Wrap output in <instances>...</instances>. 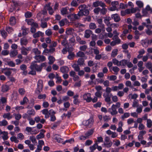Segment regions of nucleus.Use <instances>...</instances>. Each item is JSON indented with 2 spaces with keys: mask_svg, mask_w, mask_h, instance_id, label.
Segmentation results:
<instances>
[{
  "mask_svg": "<svg viewBox=\"0 0 152 152\" xmlns=\"http://www.w3.org/2000/svg\"><path fill=\"white\" fill-rule=\"evenodd\" d=\"M47 9L49 11V14L52 15L54 12V11L51 7L50 6V4L48 3L46 4L44 7V9Z\"/></svg>",
  "mask_w": 152,
  "mask_h": 152,
  "instance_id": "8",
  "label": "nucleus"
},
{
  "mask_svg": "<svg viewBox=\"0 0 152 152\" xmlns=\"http://www.w3.org/2000/svg\"><path fill=\"white\" fill-rule=\"evenodd\" d=\"M6 30L9 33H11L13 31V28L12 27H6Z\"/></svg>",
  "mask_w": 152,
  "mask_h": 152,
  "instance_id": "63",
  "label": "nucleus"
},
{
  "mask_svg": "<svg viewBox=\"0 0 152 152\" xmlns=\"http://www.w3.org/2000/svg\"><path fill=\"white\" fill-rule=\"evenodd\" d=\"M112 69L113 71L116 73H115L116 75H117L118 72L119 71L120 69L117 66H113L112 67Z\"/></svg>",
  "mask_w": 152,
  "mask_h": 152,
  "instance_id": "52",
  "label": "nucleus"
},
{
  "mask_svg": "<svg viewBox=\"0 0 152 152\" xmlns=\"http://www.w3.org/2000/svg\"><path fill=\"white\" fill-rule=\"evenodd\" d=\"M1 91L3 92L7 91L9 89V87L7 85H3L1 87Z\"/></svg>",
  "mask_w": 152,
  "mask_h": 152,
  "instance_id": "18",
  "label": "nucleus"
},
{
  "mask_svg": "<svg viewBox=\"0 0 152 152\" xmlns=\"http://www.w3.org/2000/svg\"><path fill=\"white\" fill-rule=\"evenodd\" d=\"M112 91V89L110 87H107L105 90V91L106 92V94H112L110 93V92Z\"/></svg>",
  "mask_w": 152,
  "mask_h": 152,
  "instance_id": "59",
  "label": "nucleus"
},
{
  "mask_svg": "<svg viewBox=\"0 0 152 152\" xmlns=\"http://www.w3.org/2000/svg\"><path fill=\"white\" fill-rule=\"evenodd\" d=\"M28 101V100L26 96H25L23 98V101L20 102V104L21 105H23L26 103Z\"/></svg>",
  "mask_w": 152,
  "mask_h": 152,
  "instance_id": "46",
  "label": "nucleus"
},
{
  "mask_svg": "<svg viewBox=\"0 0 152 152\" xmlns=\"http://www.w3.org/2000/svg\"><path fill=\"white\" fill-rule=\"evenodd\" d=\"M147 126L149 128H151L152 126V121L150 119H147Z\"/></svg>",
  "mask_w": 152,
  "mask_h": 152,
  "instance_id": "57",
  "label": "nucleus"
},
{
  "mask_svg": "<svg viewBox=\"0 0 152 152\" xmlns=\"http://www.w3.org/2000/svg\"><path fill=\"white\" fill-rule=\"evenodd\" d=\"M112 62L114 65H117L118 66H121V64H120V61L119 62V61L116 58L113 59L112 60Z\"/></svg>",
  "mask_w": 152,
  "mask_h": 152,
  "instance_id": "32",
  "label": "nucleus"
},
{
  "mask_svg": "<svg viewBox=\"0 0 152 152\" xmlns=\"http://www.w3.org/2000/svg\"><path fill=\"white\" fill-rule=\"evenodd\" d=\"M93 123V120L92 118H90L86 121L84 124L86 126H88L90 124H92Z\"/></svg>",
  "mask_w": 152,
  "mask_h": 152,
  "instance_id": "25",
  "label": "nucleus"
},
{
  "mask_svg": "<svg viewBox=\"0 0 152 152\" xmlns=\"http://www.w3.org/2000/svg\"><path fill=\"white\" fill-rule=\"evenodd\" d=\"M52 32L51 30L50 29H48L45 32V34L48 36H50L52 34Z\"/></svg>",
  "mask_w": 152,
  "mask_h": 152,
  "instance_id": "62",
  "label": "nucleus"
},
{
  "mask_svg": "<svg viewBox=\"0 0 152 152\" xmlns=\"http://www.w3.org/2000/svg\"><path fill=\"white\" fill-rule=\"evenodd\" d=\"M44 36V33L40 31H39L37 32L34 33L33 35V37L35 38L39 37L40 36L42 37H43Z\"/></svg>",
  "mask_w": 152,
  "mask_h": 152,
  "instance_id": "12",
  "label": "nucleus"
},
{
  "mask_svg": "<svg viewBox=\"0 0 152 152\" xmlns=\"http://www.w3.org/2000/svg\"><path fill=\"white\" fill-rule=\"evenodd\" d=\"M97 146H98V144L97 143H96L94 144L93 145L90 146V149L91 151H94L96 149V147Z\"/></svg>",
  "mask_w": 152,
  "mask_h": 152,
  "instance_id": "55",
  "label": "nucleus"
},
{
  "mask_svg": "<svg viewBox=\"0 0 152 152\" xmlns=\"http://www.w3.org/2000/svg\"><path fill=\"white\" fill-rule=\"evenodd\" d=\"M112 142L111 141L107 142H104V145L108 148L111 147L112 145Z\"/></svg>",
  "mask_w": 152,
  "mask_h": 152,
  "instance_id": "40",
  "label": "nucleus"
},
{
  "mask_svg": "<svg viewBox=\"0 0 152 152\" xmlns=\"http://www.w3.org/2000/svg\"><path fill=\"white\" fill-rule=\"evenodd\" d=\"M125 85L131 88L133 87V85L132 84L131 82L130 81H127L126 82Z\"/></svg>",
  "mask_w": 152,
  "mask_h": 152,
  "instance_id": "49",
  "label": "nucleus"
},
{
  "mask_svg": "<svg viewBox=\"0 0 152 152\" xmlns=\"http://www.w3.org/2000/svg\"><path fill=\"white\" fill-rule=\"evenodd\" d=\"M45 132V131L44 129H42L40 130L39 134L37 135L36 138L37 139L42 138L44 137L45 135L44 133Z\"/></svg>",
  "mask_w": 152,
  "mask_h": 152,
  "instance_id": "11",
  "label": "nucleus"
},
{
  "mask_svg": "<svg viewBox=\"0 0 152 152\" xmlns=\"http://www.w3.org/2000/svg\"><path fill=\"white\" fill-rule=\"evenodd\" d=\"M34 58L36 60L34 62L36 63H40L46 60L45 57L43 55H36L34 57Z\"/></svg>",
  "mask_w": 152,
  "mask_h": 152,
  "instance_id": "4",
  "label": "nucleus"
},
{
  "mask_svg": "<svg viewBox=\"0 0 152 152\" xmlns=\"http://www.w3.org/2000/svg\"><path fill=\"white\" fill-rule=\"evenodd\" d=\"M3 135L2 136V138L3 140H6L8 138V133L7 132H6L4 131Z\"/></svg>",
  "mask_w": 152,
  "mask_h": 152,
  "instance_id": "29",
  "label": "nucleus"
},
{
  "mask_svg": "<svg viewBox=\"0 0 152 152\" xmlns=\"http://www.w3.org/2000/svg\"><path fill=\"white\" fill-rule=\"evenodd\" d=\"M42 20V19L41 20V26L42 28H46L48 26V24L46 22H43Z\"/></svg>",
  "mask_w": 152,
  "mask_h": 152,
  "instance_id": "33",
  "label": "nucleus"
},
{
  "mask_svg": "<svg viewBox=\"0 0 152 152\" xmlns=\"http://www.w3.org/2000/svg\"><path fill=\"white\" fill-rule=\"evenodd\" d=\"M112 94H106L104 93L103 95V96L105 98L104 100L107 102H109L111 100V97L112 96Z\"/></svg>",
  "mask_w": 152,
  "mask_h": 152,
  "instance_id": "10",
  "label": "nucleus"
},
{
  "mask_svg": "<svg viewBox=\"0 0 152 152\" xmlns=\"http://www.w3.org/2000/svg\"><path fill=\"white\" fill-rule=\"evenodd\" d=\"M28 113L29 116L31 118V117L32 116H34L35 114V112L34 109H31V110H28L27 112Z\"/></svg>",
  "mask_w": 152,
  "mask_h": 152,
  "instance_id": "17",
  "label": "nucleus"
},
{
  "mask_svg": "<svg viewBox=\"0 0 152 152\" xmlns=\"http://www.w3.org/2000/svg\"><path fill=\"white\" fill-rule=\"evenodd\" d=\"M10 24L12 26L15 25L16 23L15 18L14 17H12L10 19Z\"/></svg>",
  "mask_w": 152,
  "mask_h": 152,
  "instance_id": "23",
  "label": "nucleus"
},
{
  "mask_svg": "<svg viewBox=\"0 0 152 152\" xmlns=\"http://www.w3.org/2000/svg\"><path fill=\"white\" fill-rule=\"evenodd\" d=\"M10 114V113L9 112L4 113L3 115V117L4 118H7V119L9 120V118Z\"/></svg>",
  "mask_w": 152,
  "mask_h": 152,
  "instance_id": "58",
  "label": "nucleus"
},
{
  "mask_svg": "<svg viewBox=\"0 0 152 152\" xmlns=\"http://www.w3.org/2000/svg\"><path fill=\"white\" fill-rule=\"evenodd\" d=\"M85 56L84 53L82 51H79L77 54V56L78 57H83Z\"/></svg>",
  "mask_w": 152,
  "mask_h": 152,
  "instance_id": "42",
  "label": "nucleus"
},
{
  "mask_svg": "<svg viewBox=\"0 0 152 152\" xmlns=\"http://www.w3.org/2000/svg\"><path fill=\"white\" fill-rule=\"evenodd\" d=\"M89 28L91 29H94L96 27V24L94 23H91L89 25Z\"/></svg>",
  "mask_w": 152,
  "mask_h": 152,
  "instance_id": "45",
  "label": "nucleus"
},
{
  "mask_svg": "<svg viewBox=\"0 0 152 152\" xmlns=\"http://www.w3.org/2000/svg\"><path fill=\"white\" fill-rule=\"evenodd\" d=\"M29 29L26 28L24 26H23L21 28V30H22V34L23 36H26L28 34Z\"/></svg>",
  "mask_w": 152,
  "mask_h": 152,
  "instance_id": "15",
  "label": "nucleus"
},
{
  "mask_svg": "<svg viewBox=\"0 0 152 152\" xmlns=\"http://www.w3.org/2000/svg\"><path fill=\"white\" fill-rule=\"evenodd\" d=\"M18 5L17 4L13 2V4L11 5V6L9 9V11L10 12H12L15 9V7Z\"/></svg>",
  "mask_w": 152,
  "mask_h": 152,
  "instance_id": "21",
  "label": "nucleus"
},
{
  "mask_svg": "<svg viewBox=\"0 0 152 152\" xmlns=\"http://www.w3.org/2000/svg\"><path fill=\"white\" fill-rule=\"evenodd\" d=\"M35 62L33 61L31 64L30 68L31 70H35L37 72H40L42 71L41 67L38 65Z\"/></svg>",
  "mask_w": 152,
  "mask_h": 152,
  "instance_id": "2",
  "label": "nucleus"
},
{
  "mask_svg": "<svg viewBox=\"0 0 152 152\" xmlns=\"http://www.w3.org/2000/svg\"><path fill=\"white\" fill-rule=\"evenodd\" d=\"M7 100L6 98L4 97H1L0 99V104H4L7 103Z\"/></svg>",
  "mask_w": 152,
  "mask_h": 152,
  "instance_id": "35",
  "label": "nucleus"
},
{
  "mask_svg": "<svg viewBox=\"0 0 152 152\" xmlns=\"http://www.w3.org/2000/svg\"><path fill=\"white\" fill-rule=\"evenodd\" d=\"M138 139L141 144H142V130L140 132V134L138 136Z\"/></svg>",
  "mask_w": 152,
  "mask_h": 152,
  "instance_id": "26",
  "label": "nucleus"
},
{
  "mask_svg": "<svg viewBox=\"0 0 152 152\" xmlns=\"http://www.w3.org/2000/svg\"><path fill=\"white\" fill-rule=\"evenodd\" d=\"M100 7H98L95 8L94 10V13L96 15H98L99 14V12L100 11Z\"/></svg>",
  "mask_w": 152,
  "mask_h": 152,
  "instance_id": "64",
  "label": "nucleus"
},
{
  "mask_svg": "<svg viewBox=\"0 0 152 152\" xmlns=\"http://www.w3.org/2000/svg\"><path fill=\"white\" fill-rule=\"evenodd\" d=\"M0 123L1 124V126H5L8 124L7 121L5 119L1 121H0Z\"/></svg>",
  "mask_w": 152,
  "mask_h": 152,
  "instance_id": "61",
  "label": "nucleus"
},
{
  "mask_svg": "<svg viewBox=\"0 0 152 152\" xmlns=\"http://www.w3.org/2000/svg\"><path fill=\"white\" fill-rule=\"evenodd\" d=\"M74 31V30L72 28H70L68 29H67L66 30V32L67 35H70L72 33L73 31Z\"/></svg>",
  "mask_w": 152,
  "mask_h": 152,
  "instance_id": "44",
  "label": "nucleus"
},
{
  "mask_svg": "<svg viewBox=\"0 0 152 152\" xmlns=\"http://www.w3.org/2000/svg\"><path fill=\"white\" fill-rule=\"evenodd\" d=\"M74 140L73 138H71L69 140H66L63 143V144H65L66 142H69L70 143H72L73 142H74Z\"/></svg>",
  "mask_w": 152,
  "mask_h": 152,
  "instance_id": "51",
  "label": "nucleus"
},
{
  "mask_svg": "<svg viewBox=\"0 0 152 152\" xmlns=\"http://www.w3.org/2000/svg\"><path fill=\"white\" fill-rule=\"evenodd\" d=\"M111 18L116 22H118L121 20L120 17L116 13L112 14L111 15Z\"/></svg>",
  "mask_w": 152,
  "mask_h": 152,
  "instance_id": "9",
  "label": "nucleus"
},
{
  "mask_svg": "<svg viewBox=\"0 0 152 152\" xmlns=\"http://www.w3.org/2000/svg\"><path fill=\"white\" fill-rule=\"evenodd\" d=\"M48 59L49 60L48 63L50 65L52 64L55 60V58L52 56H49L48 57Z\"/></svg>",
  "mask_w": 152,
  "mask_h": 152,
  "instance_id": "22",
  "label": "nucleus"
},
{
  "mask_svg": "<svg viewBox=\"0 0 152 152\" xmlns=\"http://www.w3.org/2000/svg\"><path fill=\"white\" fill-rule=\"evenodd\" d=\"M25 20L28 25L31 26L32 25L33 22L34 21L33 19H26Z\"/></svg>",
  "mask_w": 152,
  "mask_h": 152,
  "instance_id": "38",
  "label": "nucleus"
},
{
  "mask_svg": "<svg viewBox=\"0 0 152 152\" xmlns=\"http://www.w3.org/2000/svg\"><path fill=\"white\" fill-rule=\"evenodd\" d=\"M68 51L69 53V54L67 56V58L69 60H72L75 56L74 53L69 50H68Z\"/></svg>",
  "mask_w": 152,
  "mask_h": 152,
  "instance_id": "19",
  "label": "nucleus"
},
{
  "mask_svg": "<svg viewBox=\"0 0 152 152\" xmlns=\"http://www.w3.org/2000/svg\"><path fill=\"white\" fill-rule=\"evenodd\" d=\"M140 11V10L138 7H135L134 8H132L130 9L131 12L132 13H134L135 12L137 11Z\"/></svg>",
  "mask_w": 152,
  "mask_h": 152,
  "instance_id": "43",
  "label": "nucleus"
},
{
  "mask_svg": "<svg viewBox=\"0 0 152 152\" xmlns=\"http://www.w3.org/2000/svg\"><path fill=\"white\" fill-rule=\"evenodd\" d=\"M68 9L69 8L68 7L63 8L61 10V14L63 15L68 14Z\"/></svg>",
  "mask_w": 152,
  "mask_h": 152,
  "instance_id": "13",
  "label": "nucleus"
},
{
  "mask_svg": "<svg viewBox=\"0 0 152 152\" xmlns=\"http://www.w3.org/2000/svg\"><path fill=\"white\" fill-rule=\"evenodd\" d=\"M130 116V114L129 113H125L124 114L121 116V119L123 120H124L125 118H127Z\"/></svg>",
  "mask_w": 152,
  "mask_h": 152,
  "instance_id": "36",
  "label": "nucleus"
},
{
  "mask_svg": "<svg viewBox=\"0 0 152 152\" xmlns=\"http://www.w3.org/2000/svg\"><path fill=\"white\" fill-rule=\"evenodd\" d=\"M85 33L84 37L86 38H89L91 35L93 33L92 31L89 29L85 31Z\"/></svg>",
  "mask_w": 152,
  "mask_h": 152,
  "instance_id": "14",
  "label": "nucleus"
},
{
  "mask_svg": "<svg viewBox=\"0 0 152 152\" xmlns=\"http://www.w3.org/2000/svg\"><path fill=\"white\" fill-rule=\"evenodd\" d=\"M1 35L4 38H5L7 36V32L4 30L1 31Z\"/></svg>",
  "mask_w": 152,
  "mask_h": 152,
  "instance_id": "50",
  "label": "nucleus"
},
{
  "mask_svg": "<svg viewBox=\"0 0 152 152\" xmlns=\"http://www.w3.org/2000/svg\"><path fill=\"white\" fill-rule=\"evenodd\" d=\"M100 11L101 14L103 15H104L106 13L107 10L106 8L103 7L102 9H100Z\"/></svg>",
  "mask_w": 152,
  "mask_h": 152,
  "instance_id": "53",
  "label": "nucleus"
},
{
  "mask_svg": "<svg viewBox=\"0 0 152 152\" xmlns=\"http://www.w3.org/2000/svg\"><path fill=\"white\" fill-rule=\"evenodd\" d=\"M28 42L27 39L24 37L22 38L20 40V44L21 45H26Z\"/></svg>",
  "mask_w": 152,
  "mask_h": 152,
  "instance_id": "16",
  "label": "nucleus"
},
{
  "mask_svg": "<svg viewBox=\"0 0 152 152\" xmlns=\"http://www.w3.org/2000/svg\"><path fill=\"white\" fill-rule=\"evenodd\" d=\"M129 61V60H122L120 61V64L121 65L123 66H125L127 63Z\"/></svg>",
  "mask_w": 152,
  "mask_h": 152,
  "instance_id": "28",
  "label": "nucleus"
},
{
  "mask_svg": "<svg viewBox=\"0 0 152 152\" xmlns=\"http://www.w3.org/2000/svg\"><path fill=\"white\" fill-rule=\"evenodd\" d=\"M81 16V15L79 14V12H78L77 14H70L67 16L68 18L70 19L71 21H74L77 20H78Z\"/></svg>",
  "mask_w": 152,
  "mask_h": 152,
  "instance_id": "3",
  "label": "nucleus"
},
{
  "mask_svg": "<svg viewBox=\"0 0 152 152\" xmlns=\"http://www.w3.org/2000/svg\"><path fill=\"white\" fill-rule=\"evenodd\" d=\"M115 104H113L111 107L109 108L107 110V111L113 115H116L118 113V112L116 110V108H115Z\"/></svg>",
  "mask_w": 152,
  "mask_h": 152,
  "instance_id": "6",
  "label": "nucleus"
},
{
  "mask_svg": "<svg viewBox=\"0 0 152 152\" xmlns=\"http://www.w3.org/2000/svg\"><path fill=\"white\" fill-rule=\"evenodd\" d=\"M84 60L83 58H79L77 60V62L78 65L80 66L83 65L84 63Z\"/></svg>",
  "mask_w": 152,
  "mask_h": 152,
  "instance_id": "39",
  "label": "nucleus"
},
{
  "mask_svg": "<svg viewBox=\"0 0 152 152\" xmlns=\"http://www.w3.org/2000/svg\"><path fill=\"white\" fill-rule=\"evenodd\" d=\"M43 82L42 80H39L37 82V87L36 93H40L42 91L43 88Z\"/></svg>",
  "mask_w": 152,
  "mask_h": 152,
  "instance_id": "5",
  "label": "nucleus"
},
{
  "mask_svg": "<svg viewBox=\"0 0 152 152\" xmlns=\"http://www.w3.org/2000/svg\"><path fill=\"white\" fill-rule=\"evenodd\" d=\"M18 92L20 94L23 95L25 94V91L23 88H21L19 89Z\"/></svg>",
  "mask_w": 152,
  "mask_h": 152,
  "instance_id": "48",
  "label": "nucleus"
},
{
  "mask_svg": "<svg viewBox=\"0 0 152 152\" xmlns=\"http://www.w3.org/2000/svg\"><path fill=\"white\" fill-rule=\"evenodd\" d=\"M100 2L99 1H96L93 2V6L94 7H96L100 6Z\"/></svg>",
  "mask_w": 152,
  "mask_h": 152,
  "instance_id": "56",
  "label": "nucleus"
},
{
  "mask_svg": "<svg viewBox=\"0 0 152 152\" xmlns=\"http://www.w3.org/2000/svg\"><path fill=\"white\" fill-rule=\"evenodd\" d=\"M91 94L90 93H87L84 94L83 95V98L88 102L91 101L92 98H91Z\"/></svg>",
  "mask_w": 152,
  "mask_h": 152,
  "instance_id": "7",
  "label": "nucleus"
},
{
  "mask_svg": "<svg viewBox=\"0 0 152 152\" xmlns=\"http://www.w3.org/2000/svg\"><path fill=\"white\" fill-rule=\"evenodd\" d=\"M136 4L138 6L139 8L142 7V1H137L136 2Z\"/></svg>",
  "mask_w": 152,
  "mask_h": 152,
  "instance_id": "47",
  "label": "nucleus"
},
{
  "mask_svg": "<svg viewBox=\"0 0 152 152\" xmlns=\"http://www.w3.org/2000/svg\"><path fill=\"white\" fill-rule=\"evenodd\" d=\"M94 132L93 130L92 129H91L88 130L85 134V135L86 136V137L88 139L89 137L92 135Z\"/></svg>",
  "mask_w": 152,
  "mask_h": 152,
  "instance_id": "24",
  "label": "nucleus"
},
{
  "mask_svg": "<svg viewBox=\"0 0 152 152\" xmlns=\"http://www.w3.org/2000/svg\"><path fill=\"white\" fill-rule=\"evenodd\" d=\"M7 65L11 67H14L15 66V63H14L13 61H7Z\"/></svg>",
  "mask_w": 152,
  "mask_h": 152,
  "instance_id": "54",
  "label": "nucleus"
},
{
  "mask_svg": "<svg viewBox=\"0 0 152 152\" xmlns=\"http://www.w3.org/2000/svg\"><path fill=\"white\" fill-rule=\"evenodd\" d=\"M72 67L74 68L76 72H78L80 70V68L78 65L74 64L72 66Z\"/></svg>",
  "mask_w": 152,
  "mask_h": 152,
  "instance_id": "37",
  "label": "nucleus"
},
{
  "mask_svg": "<svg viewBox=\"0 0 152 152\" xmlns=\"http://www.w3.org/2000/svg\"><path fill=\"white\" fill-rule=\"evenodd\" d=\"M137 65L139 67L138 69L139 71L140 72H141L142 70V62L141 61H139L137 64Z\"/></svg>",
  "mask_w": 152,
  "mask_h": 152,
  "instance_id": "31",
  "label": "nucleus"
},
{
  "mask_svg": "<svg viewBox=\"0 0 152 152\" xmlns=\"http://www.w3.org/2000/svg\"><path fill=\"white\" fill-rule=\"evenodd\" d=\"M18 54L17 51L14 50L11 51L10 53V56L11 57H14L15 56Z\"/></svg>",
  "mask_w": 152,
  "mask_h": 152,
  "instance_id": "41",
  "label": "nucleus"
},
{
  "mask_svg": "<svg viewBox=\"0 0 152 152\" xmlns=\"http://www.w3.org/2000/svg\"><path fill=\"white\" fill-rule=\"evenodd\" d=\"M69 68L68 67L66 66H63L61 67L60 69L62 73H65L67 72H68Z\"/></svg>",
  "mask_w": 152,
  "mask_h": 152,
  "instance_id": "20",
  "label": "nucleus"
},
{
  "mask_svg": "<svg viewBox=\"0 0 152 152\" xmlns=\"http://www.w3.org/2000/svg\"><path fill=\"white\" fill-rule=\"evenodd\" d=\"M67 22L66 19H63L59 21V24L60 26H62L64 25L65 23Z\"/></svg>",
  "mask_w": 152,
  "mask_h": 152,
  "instance_id": "30",
  "label": "nucleus"
},
{
  "mask_svg": "<svg viewBox=\"0 0 152 152\" xmlns=\"http://www.w3.org/2000/svg\"><path fill=\"white\" fill-rule=\"evenodd\" d=\"M79 9V14L82 16L83 15L87 16L89 14V11L88 9V7L85 4L80 5L78 7Z\"/></svg>",
  "mask_w": 152,
  "mask_h": 152,
  "instance_id": "1",
  "label": "nucleus"
},
{
  "mask_svg": "<svg viewBox=\"0 0 152 152\" xmlns=\"http://www.w3.org/2000/svg\"><path fill=\"white\" fill-rule=\"evenodd\" d=\"M118 50L117 49L113 50L112 52L111 56L114 57L116 56L118 54Z\"/></svg>",
  "mask_w": 152,
  "mask_h": 152,
  "instance_id": "34",
  "label": "nucleus"
},
{
  "mask_svg": "<svg viewBox=\"0 0 152 152\" xmlns=\"http://www.w3.org/2000/svg\"><path fill=\"white\" fill-rule=\"evenodd\" d=\"M142 121V119L141 118H138L137 120V123H140L139 126V129L140 130L142 129V124L141 123Z\"/></svg>",
  "mask_w": 152,
  "mask_h": 152,
  "instance_id": "27",
  "label": "nucleus"
},
{
  "mask_svg": "<svg viewBox=\"0 0 152 152\" xmlns=\"http://www.w3.org/2000/svg\"><path fill=\"white\" fill-rule=\"evenodd\" d=\"M102 92L101 91H98L96 92L95 93V95L97 97L101 98V95Z\"/></svg>",
  "mask_w": 152,
  "mask_h": 152,
  "instance_id": "60",
  "label": "nucleus"
}]
</instances>
